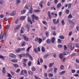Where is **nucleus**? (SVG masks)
<instances>
[{"label":"nucleus","instance_id":"obj_35","mask_svg":"<svg viewBox=\"0 0 79 79\" xmlns=\"http://www.w3.org/2000/svg\"><path fill=\"white\" fill-rule=\"evenodd\" d=\"M28 73L30 75H31V76H32V72L31 71H30V70H28Z\"/></svg>","mask_w":79,"mask_h":79},{"label":"nucleus","instance_id":"obj_45","mask_svg":"<svg viewBox=\"0 0 79 79\" xmlns=\"http://www.w3.org/2000/svg\"><path fill=\"white\" fill-rule=\"evenodd\" d=\"M20 51H21V49L19 48H18L16 50V52H17V53H19V52H20Z\"/></svg>","mask_w":79,"mask_h":79},{"label":"nucleus","instance_id":"obj_60","mask_svg":"<svg viewBox=\"0 0 79 79\" xmlns=\"http://www.w3.org/2000/svg\"><path fill=\"white\" fill-rule=\"evenodd\" d=\"M44 24H45V25H46L47 24V22L45 21H43L42 22Z\"/></svg>","mask_w":79,"mask_h":79},{"label":"nucleus","instance_id":"obj_22","mask_svg":"<svg viewBox=\"0 0 79 79\" xmlns=\"http://www.w3.org/2000/svg\"><path fill=\"white\" fill-rule=\"evenodd\" d=\"M41 51L42 52H45V48L44 46H42L41 48Z\"/></svg>","mask_w":79,"mask_h":79},{"label":"nucleus","instance_id":"obj_24","mask_svg":"<svg viewBox=\"0 0 79 79\" xmlns=\"http://www.w3.org/2000/svg\"><path fill=\"white\" fill-rule=\"evenodd\" d=\"M26 10H21V14H24L26 13Z\"/></svg>","mask_w":79,"mask_h":79},{"label":"nucleus","instance_id":"obj_44","mask_svg":"<svg viewBox=\"0 0 79 79\" xmlns=\"http://www.w3.org/2000/svg\"><path fill=\"white\" fill-rule=\"evenodd\" d=\"M58 48H62L63 47V45H62L61 44H60L58 45Z\"/></svg>","mask_w":79,"mask_h":79},{"label":"nucleus","instance_id":"obj_38","mask_svg":"<svg viewBox=\"0 0 79 79\" xmlns=\"http://www.w3.org/2000/svg\"><path fill=\"white\" fill-rule=\"evenodd\" d=\"M26 45V43L25 41H23V42L22 44L21 45L23 47V46H25Z\"/></svg>","mask_w":79,"mask_h":79},{"label":"nucleus","instance_id":"obj_57","mask_svg":"<svg viewBox=\"0 0 79 79\" xmlns=\"http://www.w3.org/2000/svg\"><path fill=\"white\" fill-rule=\"evenodd\" d=\"M35 41L37 42H38L39 41V39L37 37H36L35 39Z\"/></svg>","mask_w":79,"mask_h":79},{"label":"nucleus","instance_id":"obj_37","mask_svg":"<svg viewBox=\"0 0 79 79\" xmlns=\"http://www.w3.org/2000/svg\"><path fill=\"white\" fill-rule=\"evenodd\" d=\"M61 3H59L57 5V8H59L60 6H61Z\"/></svg>","mask_w":79,"mask_h":79},{"label":"nucleus","instance_id":"obj_31","mask_svg":"<svg viewBox=\"0 0 79 79\" xmlns=\"http://www.w3.org/2000/svg\"><path fill=\"white\" fill-rule=\"evenodd\" d=\"M68 22L69 23H72L73 24H74V22H73V21L71 20H68Z\"/></svg>","mask_w":79,"mask_h":79},{"label":"nucleus","instance_id":"obj_14","mask_svg":"<svg viewBox=\"0 0 79 79\" xmlns=\"http://www.w3.org/2000/svg\"><path fill=\"white\" fill-rule=\"evenodd\" d=\"M48 15L50 19H52V17H51V15H50V11H48Z\"/></svg>","mask_w":79,"mask_h":79},{"label":"nucleus","instance_id":"obj_4","mask_svg":"<svg viewBox=\"0 0 79 79\" xmlns=\"http://www.w3.org/2000/svg\"><path fill=\"white\" fill-rule=\"evenodd\" d=\"M32 18L34 19H36V20H38L39 19V17L38 16H36L34 14H33L32 15Z\"/></svg>","mask_w":79,"mask_h":79},{"label":"nucleus","instance_id":"obj_7","mask_svg":"<svg viewBox=\"0 0 79 79\" xmlns=\"http://www.w3.org/2000/svg\"><path fill=\"white\" fill-rule=\"evenodd\" d=\"M25 28L27 31H29L30 28V25L26 24L25 26Z\"/></svg>","mask_w":79,"mask_h":79},{"label":"nucleus","instance_id":"obj_59","mask_svg":"<svg viewBox=\"0 0 79 79\" xmlns=\"http://www.w3.org/2000/svg\"><path fill=\"white\" fill-rule=\"evenodd\" d=\"M40 62H39V59H38L37 60V64L38 65H40Z\"/></svg>","mask_w":79,"mask_h":79},{"label":"nucleus","instance_id":"obj_11","mask_svg":"<svg viewBox=\"0 0 79 79\" xmlns=\"http://www.w3.org/2000/svg\"><path fill=\"white\" fill-rule=\"evenodd\" d=\"M26 17L25 16H22L20 17V20H24V19H25L26 18Z\"/></svg>","mask_w":79,"mask_h":79},{"label":"nucleus","instance_id":"obj_56","mask_svg":"<svg viewBox=\"0 0 79 79\" xmlns=\"http://www.w3.org/2000/svg\"><path fill=\"white\" fill-rule=\"evenodd\" d=\"M51 29L52 30H56V28L55 27H52Z\"/></svg>","mask_w":79,"mask_h":79},{"label":"nucleus","instance_id":"obj_20","mask_svg":"<svg viewBox=\"0 0 79 79\" xmlns=\"http://www.w3.org/2000/svg\"><path fill=\"white\" fill-rule=\"evenodd\" d=\"M16 14V11H14L12 12L10 15V16H14Z\"/></svg>","mask_w":79,"mask_h":79},{"label":"nucleus","instance_id":"obj_43","mask_svg":"<svg viewBox=\"0 0 79 79\" xmlns=\"http://www.w3.org/2000/svg\"><path fill=\"white\" fill-rule=\"evenodd\" d=\"M59 57L60 59L63 58V54H60L59 55Z\"/></svg>","mask_w":79,"mask_h":79},{"label":"nucleus","instance_id":"obj_58","mask_svg":"<svg viewBox=\"0 0 79 79\" xmlns=\"http://www.w3.org/2000/svg\"><path fill=\"white\" fill-rule=\"evenodd\" d=\"M48 34L49 33L48 31H47L46 33V35L47 37H48Z\"/></svg>","mask_w":79,"mask_h":79},{"label":"nucleus","instance_id":"obj_5","mask_svg":"<svg viewBox=\"0 0 79 79\" xmlns=\"http://www.w3.org/2000/svg\"><path fill=\"white\" fill-rule=\"evenodd\" d=\"M23 35V39L26 40V41H28V40L29 39V38L27 37L26 36V35Z\"/></svg>","mask_w":79,"mask_h":79},{"label":"nucleus","instance_id":"obj_26","mask_svg":"<svg viewBox=\"0 0 79 79\" xmlns=\"http://www.w3.org/2000/svg\"><path fill=\"white\" fill-rule=\"evenodd\" d=\"M69 52L67 51L63 52V54L64 55H68Z\"/></svg>","mask_w":79,"mask_h":79},{"label":"nucleus","instance_id":"obj_34","mask_svg":"<svg viewBox=\"0 0 79 79\" xmlns=\"http://www.w3.org/2000/svg\"><path fill=\"white\" fill-rule=\"evenodd\" d=\"M64 73H65V71H63L60 73V75H62V74H64Z\"/></svg>","mask_w":79,"mask_h":79},{"label":"nucleus","instance_id":"obj_9","mask_svg":"<svg viewBox=\"0 0 79 79\" xmlns=\"http://www.w3.org/2000/svg\"><path fill=\"white\" fill-rule=\"evenodd\" d=\"M12 62H14L15 63H17L18 61V60L17 59H13L11 60Z\"/></svg>","mask_w":79,"mask_h":79},{"label":"nucleus","instance_id":"obj_52","mask_svg":"<svg viewBox=\"0 0 79 79\" xmlns=\"http://www.w3.org/2000/svg\"><path fill=\"white\" fill-rule=\"evenodd\" d=\"M21 75H24V70H22L21 71Z\"/></svg>","mask_w":79,"mask_h":79},{"label":"nucleus","instance_id":"obj_30","mask_svg":"<svg viewBox=\"0 0 79 79\" xmlns=\"http://www.w3.org/2000/svg\"><path fill=\"white\" fill-rule=\"evenodd\" d=\"M59 38L60 39L63 40L64 39V37L63 35H61L59 36Z\"/></svg>","mask_w":79,"mask_h":79},{"label":"nucleus","instance_id":"obj_19","mask_svg":"<svg viewBox=\"0 0 79 79\" xmlns=\"http://www.w3.org/2000/svg\"><path fill=\"white\" fill-rule=\"evenodd\" d=\"M42 40L41 39L39 38L38 43H39V44H40L42 43Z\"/></svg>","mask_w":79,"mask_h":79},{"label":"nucleus","instance_id":"obj_12","mask_svg":"<svg viewBox=\"0 0 79 79\" xmlns=\"http://www.w3.org/2000/svg\"><path fill=\"white\" fill-rule=\"evenodd\" d=\"M30 9L29 10V12L30 13H32V6H30Z\"/></svg>","mask_w":79,"mask_h":79},{"label":"nucleus","instance_id":"obj_23","mask_svg":"<svg viewBox=\"0 0 79 79\" xmlns=\"http://www.w3.org/2000/svg\"><path fill=\"white\" fill-rule=\"evenodd\" d=\"M57 70H58V69H57V68H55L54 69V70H53V71L54 73H57L56 71H57Z\"/></svg>","mask_w":79,"mask_h":79},{"label":"nucleus","instance_id":"obj_40","mask_svg":"<svg viewBox=\"0 0 79 79\" xmlns=\"http://www.w3.org/2000/svg\"><path fill=\"white\" fill-rule=\"evenodd\" d=\"M31 69L32 71H35V67H32L31 68Z\"/></svg>","mask_w":79,"mask_h":79},{"label":"nucleus","instance_id":"obj_46","mask_svg":"<svg viewBox=\"0 0 79 79\" xmlns=\"http://www.w3.org/2000/svg\"><path fill=\"white\" fill-rule=\"evenodd\" d=\"M61 23L62 24V25H65V23H64V20H62L61 21Z\"/></svg>","mask_w":79,"mask_h":79},{"label":"nucleus","instance_id":"obj_28","mask_svg":"<svg viewBox=\"0 0 79 79\" xmlns=\"http://www.w3.org/2000/svg\"><path fill=\"white\" fill-rule=\"evenodd\" d=\"M30 5H30L29 6V5H28V4L26 5L25 6V8H26V9H28V6H28L29 7H30Z\"/></svg>","mask_w":79,"mask_h":79},{"label":"nucleus","instance_id":"obj_50","mask_svg":"<svg viewBox=\"0 0 79 79\" xmlns=\"http://www.w3.org/2000/svg\"><path fill=\"white\" fill-rule=\"evenodd\" d=\"M31 61H29L28 64V66H31Z\"/></svg>","mask_w":79,"mask_h":79},{"label":"nucleus","instance_id":"obj_29","mask_svg":"<svg viewBox=\"0 0 79 79\" xmlns=\"http://www.w3.org/2000/svg\"><path fill=\"white\" fill-rule=\"evenodd\" d=\"M16 4L17 5H18L19 3H21V0H16Z\"/></svg>","mask_w":79,"mask_h":79},{"label":"nucleus","instance_id":"obj_48","mask_svg":"<svg viewBox=\"0 0 79 79\" xmlns=\"http://www.w3.org/2000/svg\"><path fill=\"white\" fill-rule=\"evenodd\" d=\"M20 69H19L16 70V73H18L19 71H20Z\"/></svg>","mask_w":79,"mask_h":79},{"label":"nucleus","instance_id":"obj_36","mask_svg":"<svg viewBox=\"0 0 79 79\" xmlns=\"http://www.w3.org/2000/svg\"><path fill=\"white\" fill-rule=\"evenodd\" d=\"M51 10H54V11H55L56 10V8H55V7L54 6H53L52 7H51Z\"/></svg>","mask_w":79,"mask_h":79},{"label":"nucleus","instance_id":"obj_8","mask_svg":"<svg viewBox=\"0 0 79 79\" xmlns=\"http://www.w3.org/2000/svg\"><path fill=\"white\" fill-rule=\"evenodd\" d=\"M20 27H21V25H18L15 28V31L18 30Z\"/></svg>","mask_w":79,"mask_h":79},{"label":"nucleus","instance_id":"obj_15","mask_svg":"<svg viewBox=\"0 0 79 79\" xmlns=\"http://www.w3.org/2000/svg\"><path fill=\"white\" fill-rule=\"evenodd\" d=\"M55 38L54 37H52L51 39V42L52 43H55Z\"/></svg>","mask_w":79,"mask_h":79},{"label":"nucleus","instance_id":"obj_18","mask_svg":"<svg viewBox=\"0 0 79 79\" xmlns=\"http://www.w3.org/2000/svg\"><path fill=\"white\" fill-rule=\"evenodd\" d=\"M2 72L3 74H5L6 73V70H5V68L3 67L2 69Z\"/></svg>","mask_w":79,"mask_h":79},{"label":"nucleus","instance_id":"obj_13","mask_svg":"<svg viewBox=\"0 0 79 79\" xmlns=\"http://www.w3.org/2000/svg\"><path fill=\"white\" fill-rule=\"evenodd\" d=\"M4 36V33L3 32H2L1 34V36L0 37V39H3V37Z\"/></svg>","mask_w":79,"mask_h":79},{"label":"nucleus","instance_id":"obj_6","mask_svg":"<svg viewBox=\"0 0 79 79\" xmlns=\"http://www.w3.org/2000/svg\"><path fill=\"white\" fill-rule=\"evenodd\" d=\"M27 21L28 23H30L31 24H32V20H31V19L29 16H28L27 17Z\"/></svg>","mask_w":79,"mask_h":79},{"label":"nucleus","instance_id":"obj_62","mask_svg":"<svg viewBox=\"0 0 79 79\" xmlns=\"http://www.w3.org/2000/svg\"><path fill=\"white\" fill-rule=\"evenodd\" d=\"M23 72H24V73L26 75L27 74V72L26 71V70H23Z\"/></svg>","mask_w":79,"mask_h":79},{"label":"nucleus","instance_id":"obj_32","mask_svg":"<svg viewBox=\"0 0 79 79\" xmlns=\"http://www.w3.org/2000/svg\"><path fill=\"white\" fill-rule=\"evenodd\" d=\"M0 59L2 60H5V57L2 55H0Z\"/></svg>","mask_w":79,"mask_h":79},{"label":"nucleus","instance_id":"obj_3","mask_svg":"<svg viewBox=\"0 0 79 79\" xmlns=\"http://www.w3.org/2000/svg\"><path fill=\"white\" fill-rule=\"evenodd\" d=\"M9 56L11 58H15L16 57V56L13 53H11L9 54Z\"/></svg>","mask_w":79,"mask_h":79},{"label":"nucleus","instance_id":"obj_41","mask_svg":"<svg viewBox=\"0 0 79 79\" xmlns=\"http://www.w3.org/2000/svg\"><path fill=\"white\" fill-rule=\"evenodd\" d=\"M68 17V18L71 19V18H73V16H72V15H71L70 14L69 15Z\"/></svg>","mask_w":79,"mask_h":79},{"label":"nucleus","instance_id":"obj_55","mask_svg":"<svg viewBox=\"0 0 79 79\" xmlns=\"http://www.w3.org/2000/svg\"><path fill=\"white\" fill-rule=\"evenodd\" d=\"M71 71H72V73H76V70H75L72 69Z\"/></svg>","mask_w":79,"mask_h":79},{"label":"nucleus","instance_id":"obj_17","mask_svg":"<svg viewBox=\"0 0 79 79\" xmlns=\"http://www.w3.org/2000/svg\"><path fill=\"white\" fill-rule=\"evenodd\" d=\"M48 56H49V54L47 53L44 56V58H47V57H48Z\"/></svg>","mask_w":79,"mask_h":79},{"label":"nucleus","instance_id":"obj_1","mask_svg":"<svg viewBox=\"0 0 79 79\" xmlns=\"http://www.w3.org/2000/svg\"><path fill=\"white\" fill-rule=\"evenodd\" d=\"M67 47L68 48H70L71 50H73L74 48V45L73 44V43H70L68 44Z\"/></svg>","mask_w":79,"mask_h":79},{"label":"nucleus","instance_id":"obj_49","mask_svg":"<svg viewBox=\"0 0 79 79\" xmlns=\"http://www.w3.org/2000/svg\"><path fill=\"white\" fill-rule=\"evenodd\" d=\"M51 15H53V16H55V17H56V16H57V14L53 13H51Z\"/></svg>","mask_w":79,"mask_h":79},{"label":"nucleus","instance_id":"obj_27","mask_svg":"<svg viewBox=\"0 0 79 79\" xmlns=\"http://www.w3.org/2000/svg\"><path fill=\"white\" fill-rule=\"evenodd\" d=\"M35 13H37L38 12H40V10H34Z\"/></svg>","mask_w":79,"mask_h":79},{"label":"nucleus","instance_id":"obj_64","mask_svg":"<svg viewBox=\"0 0 79 79\" xmlns=\"http://www.w3.org/2000/svg\"><path fill=\"white\" fill-rule=\"evenodd\" d=\"M76 29H77V30L78 31H79V27L77 26L76 27Z\"/></svg>","mask_w":79,"mask_h":79},{"label":"nucleus","instance_id":"obj_25","mask_svg":"<svg viewBox=\"0 0 79 79\" xmlns=\"http://www.w3.org/2000/svg\"><path fill=\"white\" fill-rule=\"evenodd\" d=\"M13 66L15 68H19V66L17 64H13Z\"/></svg>","mask_w":79,"mask_h":79},{"label":"nucleus","instance_id":"obj_16","mask_svg":"<svg viewBox=\"0 0 79 79\" xmlns=\"http://www.w3.org/2000/svg\"><path fill=\"white\" fill-rule=\"evenodd\" d=\"M44 1H41L40 3V6L41 8H43V5L44 4Z\"/></svg>","mask_w":79,"mask_h":79},{"label":"nucleus","instance_id":"obj_63","mask_svg":"<svg viewBox=\"0 0 79 79\" xmlns=\"http://www.w3.org/2000/svg\"><path fill=\"white\" fill-rule=\"evenodd\" d=\"M72 35V31H70L69 32V36H71Z\"/></svg>","mask_w":79,"mask_h":79},{"label":"nucleus","instance_id":"obj_47","mask_svg":"<svg viewBox=\"0 0 79 79\" xmlns=\"http://www.w3.org/2000/svg\"><path fill=\"white\" fill-rule=\"evenodd\" d=\"M7 76L9 77H12V76H11V75L10 73L8 74Z\"/></svg>","mask_w":79,"mask_h":79},{"label":"nucleus","instance_id":"obj_54","mask_svg":"<svg viewBox=\"0 0 79 79\" xmlns=\"http://www.w3.org/2000/svg\"><path fill=\"white\" fill-rule=\"evenodd\" d=\"M68 9H70V8H71V4H68Z\"/></svg>","mask_w":79,"mask_h":79},{"label":"nucleus","instance_id":"obj_21","mask_svg":"<svg viewBox=\"0 0 79 79\" xmlns=\"http://www.w3.org/2000/svg\"><path fill=\"white\" fill-rule=\"evenodd\" d=\"M46 42L48 44H50L51 43V40L50 39H48L46 40Z\"/></svg>","mask_w":79,"mask_h":79},{"label":"nucleus","instance_id":"obj_39","mask_svg":"<svg viewBox=\"0 0 79 79\" xmlns=\"http://www.w3.org/2000/svg\"><path fill=\"white\" fill-rule=\"evenodd\" d=\"M65 12L67 14H69V10L68 9L66 10Z\"/></svg>","mask_w":79,"mask_h":79},{"label":"nucleus","instance_id":"obj_51","mask_svg":"<svg viewBox=\"0 0 79 79\" xmlns=\"http://www.w3.org/2000/svg\"><path fill=\"white\" fill-rule=\"evenodd\" d=\"M53 74H51V73H49L48 74V76L49 77H53Z\"/></svg>","mask_w":79,"mask_h":79},{"label":"nucleus","instance_id":"obj_33","mask_svg":"<svg viewBox=\"0 0 79 79\" xmlns=\"http://www.w3.org/2000/svg\"><path fill=\"white\" fill-rule=\"evenodd\" d=\"M57 42L58 44H61V41L60 39H58Z\"/></svg>","mask_w":79,"mask_h":79},{"label":"nucleus","instance_id":"obj_42","mask_svg":"<svg viewBox=\"0 0 79 79\" xmlns=\"http://www.w3.org/2000/svg\"><path fill=\"white\" fill-rule=\"evenodd\" d=\"M63 68H64V66L63 65H61L60 67V69H63Z\"/></svg>","mask_w":79,"mask_h":79},{"label":"nucleus","instance_id":"obj_2","mask_svg":"<svg viewBox=\"0 0 79 79\" xmlns=\"http://www.w3.org/2000/svg\"><path fill=\"white\" fill-rule=\"evenodd\" d=\"M52 22L54 24H57L58 23H59L60 22L59 19H58L57 20L56 19H53Z\"/></svg>","mask_w":79,"mask_h":79},{"label":"nucleus","instance_id":"obj_10","mask_svg":"<svg viewBox=\"0 0 79 79\" xmlns=\"http://www.w3.org/2000/svg\"><path fill=\"white\" fill-rule=\"evenodd\" d=\"M53 65H54V62L50 63L49 64V68H52Z\"/></svg>","mask_w":79,"mask_h":79},{"label":"nucleus","instance_id":"obj_61","mask_svg":"<svg viewBox=\"0 0 79 79\" xmlns=\"http://www.w3.org/2000/svg\"><path fill=\"white\" fill-rule=\"evenodd\" d=\"M19 58H22V57H23V55L22 54H20L19 55Z\"/></svg>","mask_w":79,"mask_h":79},{"label":"nucleus","instance_id":"obj_53","mask_svg":"<svg viewBox=\"0 0 79 79\" xmlns=\"http://www.w3.org/2000/svg\"><path fill=\"white\" fill-rule=\"evenodd\" d=\"M26 56H28V57H29V58L31 56V55H30L29 54V53H27L26 54Z\"/></svg>","mask_w":79,"mask_h":79}]
</instances>
